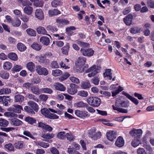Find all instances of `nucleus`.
I'll use <instances>...</instances> for the list:
<instances>
[{"label":"nucleus","instance_id":"57","mask_svg":"<svg viewBox=\"0 0 154 154\" xmlns=\"http://www.w3.org/2000/svg\"><path fill=\"white\" fill-rule=\"evenodd\" d=\"M76 43L82 47H88L89 46V44L87 43L81 41H77Z\"/></svg>","mask_w":154,"mask_h":154},{"label":"nucleus","instance_id":"39","mask_svg":"<svg viewBox=\"0 0 154 154\" xmlns=\"http://www.w3.org/2000/svg\"><path fill=\"white\" fill-rule=\"evenodd\" d=\"M17 49L20 51H24L26 48V47L21 43H18L17 45Z\"/></svg>","mask_w":154,"mask_h":154},{"label":"nucleus","instance_id":"18","mask_svg":"<svg viewBox=\"0 0 154 154\" xmlns=\"http://www.w3.org/2000/svg\"><path fill=\"white\" fill-rule=\"evenodd\" d=\"M27 104L35 112L38 111L39 109L38 106V104L35 102L32 101H29L28 102Z\"/></svg>","mask_w":154,"mask_h":154},{"label":"nucleus","instance_id":"42","mask_svg":"<svg viewBox=\"0 0 154 154\" xmlns=\"http://www.w3.org/2000/svg\"><path fill=\"white\" fill-rule=\"evenodd\" d=\"M23 146L24 145L23 142L20 141H17L14 144V147L18 149H22L23 147Z\"/></svg>","mask_w":154,"mask_h":154},{"label":"nucleus","instance_id":"1","mask_svg":"<svg viewBox=\"0 0 154 154\" xmlns=\"http://www.w3.org/2000/svg\"><path fill=\"white\" fill-rule=\"evenodd\" d=\"M128 106V102L125 100H116L115 105H112V106L114 110H116L120 112L127 113L128 112L127 110L120 108L119 107H127Z\"/></svg>","mask_w":154,"mask_h":154},{"label":"nucleus","instance_id":"63","mask_svg":"<svg viewBox=\"0 0 154 154\" xmlns=\"http://www.w3.org/2000/svg\"><path fill=\"white\" fill-rule=\"evenodd\" d=\"M40 99L41 101L45 102L48 98V96L47 95L44 94H41L39 96Z\"/></svg>","mask_w":154,"mask_h":154},{"label":"nucleus","instance_id":"60","mask_svg":"<svg viewBox=\"0 0 154 154\" xmlns=\"http://www.w3.org/2000/svg\"><path fill=\"white\" fill-rule=\"evenodd\" d=\"M46 29L52 32H56L57 30V29L56 27L53 26L51 25H48L47 26Z\"/></svg>","mask_w":154,"mask_h":154},{"label":"nucleus","instance_id":"52","mask_svg":"<svg viewBox=\"0 0 154 154\" xmlns=\"http://www.w3.org/2000/svg\"><path fill=\"white\" fill-rule=\"evenodd\" d=\"M4 98L3 104L5 106H7L8 102H10L11 99L9 96H4Z\"/></svg>","mask_w":154,"mask_h":154},{"label":"nucleus","instance_id":"24","mask_svg":"<svg viewBox=\"0 0 154 154\" xmlns=\"http://www.w3.org/2000/svg\"><path fill=\"white\" fill-rule=\"evenodd\" d=\"M81 87L82 89H85L90 88L91 85L89 81H83L81 83Z\"/></svg>","mask_w":154,"mask_h":154},{"label":"nucleus","instance_id":"55","mask_svg":"<svg viewBox=\"0 0 154 154\" xmlns=\"http://www.w3.org/2000/svg\"><path fill=\"white\" fill-rule=\"evenodd\" d=\"M77 94L78 95L82 97H86L88 96V94L87 91L84 90H82L79 91L78 93Z\"/></svg>","mask_w":154,"mask_h":154},{"label":"nucleus","instance_id":"9","mask_svg":"<svg viewBox=\"0 0 154 154\" xmlns=\"http://www.w3.org/2000/svg\"><path fill=\"white\" fill-rule=\"evenodd\" d=\"M23 108L21 106L17 104H14L12 107H11L8 109V110L10 112L20 113Z\"/></svg>","mask_w":154,"mask_h":154},{"label":"nucleus","instance_id":"22","mask_svg":"<svg viewBox=\"0 0 154 154\" xmlns=\"http://www.w3.org/2000/svg\"><path fill=\"white\" fill-rule=\"evenodd\" d=\"M36 30L38 34H42L43 35H46L50 36V35L47 34V32L45 29L42 27L40 26L36 28Z\"/></svg>","mask_w":154,"mask_h":154},{"label":"nucleus","instance_id":"36","mask_svg":"<svg viewBox=\"0 0 154 154\" xmlns=\"http://www.w3.org/2000/svg\"><path fill=\"white\" fill-rule=\"evenodd\" d=\"M76 29V28L73 26H71L68 27L66 29V32L68 35H72L73 32L72 31Z\"/></svg>","mask_w":154,"mask_h":154},{"label":"nucleus","instance_id":"12","mask_svg":"<svg viewBox=\"0 0 154 154\" xmlns=\"http://www.w3.org/2000/svg\"><path fill=\"white\" fill-rule=\"evenodd\" d=\"M35 17L39 20H42L44 19V13L41 9H37L35 10Z\"/></svg>","mask_w":154,"mask_h":154},{"label":"nucleus","instance_id":"20","mask_svg":"<svg viewBox=\"0 0 154 154\" xmlns=\"http://www.w3.org/2000/svg\"><path fill=\"white\" fill-rule=\"evenodd\" d=\"M39 41L42 44L45 45H48L50 43V41L48 38L44 36L41 37Z\"/></svg>","mask_w":154,"mask_h":154},{"label":"nucleus","instance_id":"46","mask_svg":"<svg viewBox=\"0 0 154 154\" xmlns=\"http://www.w3.org/2000/svg\"><path fill=\"white\" fill-rule=\"evenodd\" d=\"M36 144L44 148H47L49 146V143L42 141H38L36 143Z\"/></svg>","mask_w":154,"mask_h":154},{"label":"nucleus","instance_id":"44","mask_svg":"<svg viewBox=\"0 0 154 154\" xmlns=\"http://www.w3.org/2000/svg\"><path fill=\"white\" fill-rule=\"evenodd\" d=\"M26 97L27 98L29 99L32 100L36 102H39V100L34 95L31 94H28Z\"/></svg>","mask_w":154,"mask_h":154},{"label":"nucleus","instance_id":"27","mask_svg":"<svg viewBox=\"0 0 154 154\" xmlns=\"http://www.w3.org/2000/svg\"><path fill=\"white\" fill-rule=\"evenodd\" d=\"M60 12L59 10L56 9L49 10L48 12L49 16L51 17L60 14Z\"/></svg>","mask_w":154,"mask_h":154},{"label":"nucleus","instance_id":"58","mask_svg":"<svg viewBox=\"0 0 154 154\" xmlns=\"http://www.w3.org/2000/svg\"><path fill=\"white\" fill-rule=\"evenodd\" d=\"M122 93L123 95L126 96L127 98H128V99H129L131 101L134 103H135V98H134L132 97L129 94L126 92H122Z\"/></svg>","mask_w":154,"mask_h":154},{"label":"nucleus","instance_id":"5","mask_svg":"<svg viewBox=\"0 0 154 154\" xmlns=\"http://www.w3.org/2000/svg\"><path fill=\"white\" fill-rule=\"evenodd\" d=\"M96 131L95 128L91 129L88 133L89 137L93 140H97L100 139L101 136L100 132L98 131L96 133Z\"/></svg>","mask_w":154,"mask_h":154},{"label":"nucleus","instance_id":"64","mask_svg":"<svg viewBox=\"0 0 154 154\" xmlns=\"http://www.w3.org/2000/svg\"><path fill=\"white\" fill-rule=\"evenodd\" d=\"M51 67L52 69H57L59 68V66L57 61H54L51 63Z\"/></svg>","mask_w":154,"mask_h":154},{"label":"nucleus","instance_id":"26","mask_svg":"<svg viewBox=\"0 0 154 154\" xmlns=\"http://www.w3.org/2000/svg\"><path fill=\"white\" fill-rule=\"evenodd\" d=\"M69 45L68 43H66L65 46L63 47L61 50L63 54L66 55H67L69 51Z\"/></svg>","mask_w":154,"mask_h":154},{"label":"nucleus","instance_id":"32","mask_svg":"<svg viewBox=\"0 0 154 154\" xmlns=\"http://www.w3.org/2000/svg\"><path fill=\"white\" fill-rule=\"evenodd\" d=\"M26 66L29 70L32 72L35 71V65L34 63L32 62L28 63L26 65Z\"/></svg>","mask_w":154,"mask_h":154},{"label":"nucleus","instance_id":"51","mask_svg":"<svg viewBox=\"0 0 154 154\" xmlns=\"http://www.w3.org/2000/svg\"><path fill=\"white\" fill-rule=\"evenodd\" d=\"M30 1L34 2V5L37 7H42L43 5V2H38V0H30Z\"/></svg>","mask_w":154,"mask_h":154},{"label":"nucleus","instance_id":"23","mask_svg":"<svg viewBox=\"0 0 154 154\" xmlns=\"http://www.w3.org/2000/svg\"><path fill=\"white\" fill-rule=\"evenodd\" d=\"M55 134L53 133H47L42 134L41 137L45 139L44 141H47V140L53 138Z\"/></svg>","mask_w":154,"mask_h":154},{"label":"nucleus","instance_id":"41","mask_svg":"<svg viewBox=\"0 0 154 154\" xmlns=\"http://www.w3.org/2000/svg\"><path fill=\"white\" fill-rule=\"evenodd\" d=\"M25 120L30 125H32L34 123H35L36 122L35 119L29 116L26 117L25 118Z\"/></svg>","mask_w":154,"mask_h":154},{"label":"nucleus","instance_id":"56","mask_svg":"<svg viewBox=\"0 0 154 154\" xmlns=\"http://www.w3.org/2000/svg\"><path fill=\"white\" fill-rule=\"evenodd\" d=\"M67 151L69 154H82L79 152L74 150L72 148H68Z\"/></svg>","mask_w":154,"mask_h":154},{"label":"nucleus","instance_id":"49","mask_svg":"<svg viewBox=\"0 0 154 154\" xmlns=\"http://www.w3.org/2000/svg\"><path fill=\"white\" fill-rule=\"evenodd\" d=\"M24 97L21 95L18 94L15 97V101L16 102H22L24 100Z\"/></svg>","mask_w":154,"mask_h":154},{"label":"nucleus","instance_id":"8","mask_svg":"<svg viewBox=\"0 0 154 154\" xmlns=\"http://www.w3.org/2000/svg\"><path fill=\"white\" fill-rule=\"evenodd\" d=\"M78 88V85L71 83L69 87L67 88V91L70 94L74 95L77 92Z\"/></svg>","mask_w":154,"mask_h":154},{"label":"nucleus","instance_id":"35","mask_svg":"<svg viewBox=\"0 0 154 154\" xmlns=\"http://www.w3.org/2000/svg\"><path fill=\"white\" fill-rule=\"evenodd\" d=\"M23 68L21 66L16 65L13 67L11 71L13 73H14L15 72H19Z\"/></svg>","mask_w":154,"mask_h":154},{"label":"nucleus","instance_id":"43","mask_svg":"<svg viewBox=\"0 0 154 154\" xmlns=\"http://www.w3.org/2000/svg\"><path fill=\"white\" fill-rule=\"evenodd\" d=\"M0 76L3 79H7L9 77V74L7 72L2 71L0 73Z\"/></svg>","mask_w":154,"mask_h":154},{"label":"nucleus","instance_id":"50","mask_svg":"<svg viewBox=\"0 0 154 154\" xmlns=\"http://www.w3.org/2000/svg\"><path fill=\"white\" fill-rule=\"evenodd\" d=\"M111 69H108L106 70L105 72L103 73L104 77H107L110 80L112 79V73L111 72Z\"/></svg>","mask_w":154,"mask_h":154},{"label":"nucleus","instance_id":"6","mask_svg":"<svg viewBox=\"0 0 154 154\" xmlns=\"http://www.w3.org/2000/svg\"><path fill=\"white\" fill-rule=\"evenodd\" d=\"M97 71L98 69L96 65H93L86 70V72H90L87 75L89 77H91L94 76L98 72Z\"/></svg>","mask_w":154,"mask_h":154},{"label":"nucleus","instance_id":"14","mask_svg":"<svg viewBox=\"0 0 154 154\" xmlns=\"http://www.w3.org/2000/svg\"><path fill=\"white\" fill-rule=\"evenodd\" d=\"M56 22L58 26L61 27L68 25L69 23L68 20L63 19H57L56 20Z\"/></svg>","mask_w":154,"mask_h":154},{"label":"nucleus","instance_id":"21","mask_svg":"<svg viewBox=\"0 0 154 154\" xmlns=\"http://www.w3.org/2000/svg\"><path fill=\"white\" fill-rule=\"evenodd\" d=\"M11 123L12 125L14 126H18L21 125L23 123L20 120L15 118L11 119Z\"/></svg>","mask_w":154,"mask_h":154},{"label":"nucleus","instance_id":"54","mask_svg":"<svg viewBox=\"0 0 154 154\" xmlns=\"http://www.w3.org/2000/svg\"><path fill=\"white\" fill-rule=\"evenodd\" d=\"M25 110L30 114L33 115L35 114V112L32 109L30 108V106H26L24 108Z\"/></svg>","mask_w":154,"mask_h":154},{"label":"nucleus","instance_id":"13","mask_svg":"<svg viewBox=\"0 0 154 154\" xmlns=\"http://www.w3.org/2000/svg\"><path fill=\"white\" fill-rule=\"evenodd\" d=\"M75 113L77 116L83 119L88 116V113L86 111L76 109L75 111Z\"/></svg>","mask_w":154,"mask_h":154},{"label":"nucleus","instance_id":"28","mask_svg":"<svg viewBox=\"0 0 154 154\" xmlns=\"http://www.w3.org/2000/svg\"><path fill=\"white\" fill-rule=\"evenodd\" d=\"M33 8L31 7L26 6L24 8V13L28 15H30L32 14L33 12Z\"/></svg>","mask_w":154,"mask_h":154},{"label":"nucleus","instance_id":"33","mask_svg":"<svg viewBox=\"0 0 154 154\" xmlns=\"http://www.w3.org/2000/svg\"><path fill=\"white\" fill-rule=\"evenodd\" d=\"M66 138L68 140L71 142L75 139V137L72 133L69 132L66 134Z\"/></svg>","mask_w":154,"mask_h":154},{"label":"nucleus","instance_id":"59","mask_svg":"<svg viewBox=\"0 0 154 154\" xmlns=\"http://www.w3.org/2000/svg\"><path fill=\"white\" fill-rule=\"evenodd\" d=\"M144 147L149 152V154H154V152L150 146L149 145H145L144 146Z\"/></svg>","mask_w":154,"mask_h":154},{"label":"nucleus","instance_id":"10","mask_svg":"<svg viewBox=\"0 0 154 154\" xmlns=\"http://www.w3.org/2000/svg\"><path fill=\"white\" fill-rule=\"evenodd\" d=\"M143 133L142 130L140 129H135V140L138 142L136 144L135 143V147L140 143V138Z\"/></svg>","mask_w":154,"mask_h":154},{"label":"nucleus","instance_id":"38","mask_svg":"<svg viewBox=\"0 0 154 154\" xmlns=\"http://www.w3.org/2000/svg\"><path fill=\"white\" fill-rule=\"evenodd\" d=\"M31 90L33 93L35 94L38 95L41 93V89L39 90V88L36 86L32 87L31 88Z\"/></svg>","mask_w":154,"mask_h":154},{"label":"nucleus","instance_id":"2","mask_svg":"<svg viewBox=\"0 0 154 154\" xmlns=\"http://www.w3.org/2000/svg\"><path fill=\"white\" fill-rule=\"evenodd\" d=\"M86 61L85 57H80L79 58L77 61L75 62L76 71L79 72H82L84 71L83 66Z\"/></svg>","mask_w":154,"mask_h":154},{"label":"nucleus","instance_id":"34","mask_svg":"<svg viewBox=\"0 0 154 154\" xmlns=\"http://www.w3.org/2000/svg\"><path fill=\"white\" fill-rule=\"evenodd\" d=\"M21 23L20 20L18 18H17L13 20L12 22V25L14 27H18Z\"/></svg>","mask_w":154,"mask_h":154},{"label":"nucleus","instance_id":"11","mask_svg":"<svg viewBox=\"0 0 154 154\" xmlns=\"http://www.w3.org/2000/svg\"><path fill=\"white\" fill-rule=\"evenodd\" d=\"M80 51L83 55L88 57L93 56L94 53V51L91 48L85 49L82 48L81 49Z\"/></svg>","mask_w":154,"mask_h":154},{"label":"nucleus","instance_id":"48","mask_svg":"<svg viewBox=\"0 0 154 154\" xmlns=\"http://www.w3.org/2000/svg\"><path fill=\"white\" fill-rule=\"evenodd\" d=\"M8 124V122L7 120L2 118H0V126L5 127Z\"/></svg>","mask_w":154,"mask_h":154},{"label":"nucleus","instance_id":"29","mask_svg":"<svg viewBox=\"0 0 154 154\" xmlns=\"http://www.w3.org/2000/svg\"><path fill=\"white\" fill-rule=\"evenodd\" d=\"M12 66V64L11 62L8 61L5 62L3 64V69L6 70H10Z\"/></svg>","mask_w":154,"mask_h":154},{"label":"nucleus","instance_id":"3","mask_svg":"<svg viewBox=\"0 0 154 154\" xmlns=\"http://www.w3.org/2000/svg\"><path fill=\"white\" fill-rule=\"evenodd\" d=\"M87 102L90 105L96 107L99 106L101 102L100 99L95 97H89L87 100Z\"/></svg>","mask_w":154,"mask_h":154},{"label":"nucleus","instance_id":"16","mask_svg":"<svg viewBox=\"0 0 154 154\" xmlns=\"http://www.w3.org/2000/svg\"><path fill=\"white\" fill-rule=\"evenodd\" d=\"M53 86L55 90L60 91H64L66 89L63 85L58 82L55 83Z\"/></svg>","mask_w":154,"mask_h":154},{"label":"nucleus","instance_id":"19","mask_svg":"<svg viewBox=\"0 0 154 154\" xmlns=\"http://www.w3.org/2000/svg\"><path fill=\"white\" fill-rule=\"evenodd\" d=\"M132 19V15L129 14L124 18L123 20L126 25L129 26L131 24Z\"/></svg>","mask_w":154,"mask_h":154},{"label":"nucleus","instance_id":"53","mask_svg":"<svg viewBox=\"0 0 154 154\" xmlns=\"http://www.w3.org/2000/svg\"><path fill=\"white\" fill-rule=\"evenodd\" d=\"M31 47L36 51H39L42 48V46L36 43H34L31 46Z\"/></svg>","mask_w":154,"mask_h":154},{"label":"nucleus","instance_id":"25","mask_svg":"<svg viewBox=\"0 0 154 154\" xmlns=\"http://www.w3.org/2000/svg\"><path fill=\"white\" fill-rule=\"evenodd\" d=\"M88 106V104L83 101H80L77 102L74 104V106L77 108H84Z\"/></svg>","mask_w":154,"mask_h":154},{"label":"nucleus","instance_id":"17","mask_svg":"<svg viewBox=\"0 0 154 154\" xmlns=\"http://www.w3.org/2000/svg\"><path fill=\"white\" fill-rule=\"evenodd\" d=\"M106 136L107 139L111 141H113L116 138V134L113 131H109L107 132Z\"/></svg>","mask_w":154,"mask_h":154},{"label":"nucleus","instance_id":"30","mask_svg":"<svg viewBox=\"0 0 154 154\" xmlns=\"http://www.w3.org/2000/svg\"><path fill=\"white\" fill-rule=\"evenodd\" d=\"M8 57L9 59L14 61L17 60L18 58L17 55L14 53H9L8 55Z\"/></svg>","mask_w":154,"mask_h":154},{"label":"nucleus","instance_id":"40","mask_svg":"<svg viewBox=\"0 0 154 154\" xmlns=\"http://www.w3.org/2000/svg\"><path fill=\"white\" fill-rule=\"evenodd\" d=\"M62 74V71L59 69H56L52 71V75L55 77L59 76Z\"/></svg>","mask_w":154,"mask_h":154},{"label":"nucleus","instance_id":"31","mask_svg":"<svg viewBox=\"0 0 154 154\" xmlns=\"http://www.w3.org/2000/svg\"><path fill=\"white\" fill-rule=\"evenodd\" d=\"M66 134L64 131H60L57 135V137L60 140H63L66 138Z\"/></svg>","mask_w":154,"mask_h":154},{"label":"nucleus","instance_id":"45","mask_svg":"<svg viewBox=\"0 0 154 154\" xmlns=\"http://www.w3.org/2000/svg\"><path fill=\"white\" fill-rule=\"evenodd\" d=\"M41 93H47L51 94L53 93V90L49 88H44L41 89Z\"/></svg>","mask_w":154,"mask_h":154},{"label":"nucleus","instance_id":"4","mask_svg":"<svg viewBox=\"0 0 154 154\" xmlns=\"http://www.w3.org/2000/svg\"><path fill=\"white\" fill-rule=\"evenodd\" d=\"M51 108L48 109L46 108H44L41 110V112L45 117L50 119H56L59 118V116L56 114L51 113L50 111Z\"/></svg>","mask_w":154,"mask_h":154},{"label":"nucleus","instance_id":"61","mask_svg":"<svg viewBox=\"0 0 154 154\" xmlns=\"http://www.w3.org/2000/svg\"><path fill=\"white\" fill-rule=\"evenodd\" d=\"M91 82L95 85H98L99 82V78L96 76L91 79Z\"/></svg>","mask_w":154,"mask_h":154},{"label":"nucleus","instance_id":"47","mask_svg":"<svg viewBox=\"0 0 154 154\" xmlns=\"http://www.w3.org/2000/svg\"><path fill=\"white\" fill-rule=\"evenodd\" d=\"M26 32L27 34L32 36H35L36 35L35 31L33 29L29 28L26 30Z\"/></svg>","mask_w":154,"mask_h":154},{"label":"nucleus","instance_id":"37","mask_svg":"<svg viewBox=\"0 0 154 154\" xmlns=\"http://www.w3.org/2000/svg\"><path fill=\"white\" fill-rule=\"evenodd\" d=\"M62 4V2L59 0H54L51 3L52 6L56 8Z\"/></svg>","mask_w":154,"mask_h":154},{"label":"nucleus","instance_id":"7","mask_svg":"<svg viewBox=\"0 0 154 154\" xmlns=\"http://www.w3.org/2000/svg\"><path fill=\"white\" fill-rule=\"evenodd\" d=\"M36 71L38 74L40 75H47L48 74V70L45 67H42L40 65L36 66Z\"/></svg>","mask_w":154,"mask_h":154},{"label":"nucleus","instance_id":"62","mask_svg":"<svg viewBox=\"0 0 154 154\" xmlns=\"http://www.w3.org/2000/svg\"><path fill=\"white\" fill-rule=\"evenodd\" d=\"M5 147L10 151H14V147L11 143L6 144L5 146Z\"/></svg>","mask_w":154,"mask_h":154},{"label":"nucleus","instance_id":"15","mask_svg":"<svg viewBox=\"0 0 154 154\" xmlns=\"http://www.w3.org/2000/svg\"><path fill=\"white\" fill-rule=\"evenodd\" d=\"M125 141L122 137L121 136L118 137L115 143L116 145L119 147L123 146L124 145Z\"/></svg>","mask_w":154,"mask_h":154}]
</instances>
